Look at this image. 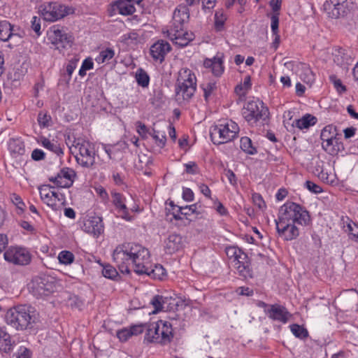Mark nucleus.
Returning a JSON list of instances; mask_svg holds the SVG:
<instances>
[{
	"label": "nucleus",
	"mask_w": 358,
	"mask_h": 358,
	"mask_svg": "<svg viewBox=\"0 0 358 358\" xmlns=\"http://www.w3.org/2000/svg\"><path fill=\"white\" fill-rule=\"evenodd\" d=\"M215 206V210L222 216H225L229 214L228 210L224 206V205L216 199L214 201Z\"/></svg>",
	"instance_id": "nucleus-61"
},
{
	"label": "nucleus",
	"mask_w": 358,
	"mask_h": 358,
	"mask_svg": "<svg viewBox=\"0 0 358 358\" xmlns=\"http://www.w3.org/2000/svg\"><path fill=\"white\" fill-rule=\"evenodd\" d=\"M167 301V298L162 295H155L150 301V304L153 306V313H157L159 311L164 310V303Z\"/></svg>",
	"instance_id": "nucleus-36"
},
{
	"label": "nucleus",
	"mask_w": 358,
	"mask_h": 358,
	"mask_svg": "<svg viewBox=\"0 0 358 358\" xmlns=\"http://www.w3.org/2000/svg\"><path fill=\"white\" fill-rule=\"evenodd\" d=\"M169 206L170 208H166L168 210L167 215L170 213L176 220H182V218L181 215H182V206L175 205L173 201H170Z\"/></svg>",
	"instance_id": "nucleus-40"
},
{
	"label": "nucleus",
	"mask_w": 358,
	"mask_h": 358,
	"mask_svg": "<svg viewBox=\"0 0 358 358\" xmlns=\"http://www.w3.org/2000/svg\"><path fill=\"white\" fill-rule=\"evenodd\" d=\"M20 37L13 33V26L7 20L0 22V41H7L13 37Z\"/></svg>",
	"instance_id": "nucleus-27"
},
{
	"label": "nucleus",
	"mask_w": 358,
	"mask_h": 358,
	"mask_svg": "<svg viewBox=\"0 0 358 358\" xmlns=\"http://www.w3.org/2000/svg\"><path fill=\"white\" fill-rule=\"evenodd\" d=\"M102 273L105 278L111 280H115V278L119 277V274L115 268L110 265H106L103 266Z\"/></svg>",
	"instance_id": "nucleus-43"
},
{
	"label": "nucleus",
	"mask_w": 358,
	"mask_h": 358,
	"mask_svg": "<svg viewBox=\"0 0 358 358\" xmlns=\"http://www.w3.org/2000/svg\"><path fill=\"white\" fill-rule=\"evenodd\" d=\"M4 259L17 265H27L30 263L31 256L24 248L11 247L3 254Z\"/></svg>",
	"instance_id": "nucleus-11"
},
{
	"label": "nucleus",
	"mask_w": 358,
	"mask_h": 358,
	"mask_svg": "<svg viewBox=\"0 0 358 358\" xmlns=\"http://www.w3.org/2000/svg\"><path fill=\"white\" fill-rule=\"evenodd\" d=\"M123 42L129 44L134 43L136 44L138 41V34L136 32H130L122 36Z\"/></svg>",
	"instance_id": "nucleus-51"
},
{
	"label": "nucleus",
	"mask_w": 358,
	"mask_h": 358,
	"mask_svg": "<svg viewBox=\"0 0 358 358\" xmlns=\"http://www.w3.org/2000/svg\"><path fill=\"white\" fill-rule=\"evenodd\" d=\"M31 294L37 299L50 296L56 289V282L48 275L36 276L29 284Z\"/></svg>",
	"instance_id": "nucleus-9"
},
{
	"label": "nucleus",
	"mask_w": 358,
	"mask_h": 358,
	"mask_svg": "<svg viewBox=\"0 0 358 358\" xmlns=\"http://www.w3.org/2000/svg\"><path fill=\"white\" fill-rule=\"evenodd\" d=\"M114 50L111 48H107L99 52L95 60L99 64L108 62L114 57Z\"/></svg>",
	"instance_id": "nucleus-37"
},
{
	"label": "nucleus",
	"mask_w": 358,
	"mask_h": 358,
	"mask_svg": "<svg viewBox=\"0 0 358 358\" xmlns=\"http://www.w3.org/2000/svg\"><path fill=\"white\" fill-rule=\"evenodd\" d=\"M341 136L337 132L336 127L332 124H329L323 128L320 134V138L322 141L335 138Z\"/></svg>",
	"instance_id": "nucleus-32"
},
{
	"label": "nucleus",
	"mask_w": 358,
	"mask_h": 358,
	"mask_svg": "<svg viewBox=\"0 0 358 358\" xmlns=\"http://www.w3.org/2000/svg\"><path fill=\"white\" fill-rule=\"evenodd\" d=\"M323 9L324 11L329 17L334 19H337L341 17H343L347 14L348 12V9H346V8L344 7V6H339L336 4L334 6H332L331 10H329L327 9V6H326V1L323 5Z\"/></svg>",
	"instance_id": "nucleus-31"
},
{
	"label": "nucleus",
	"mask_w": 358,
	"mask_h": 358,
	"mask_svg": "<svg viewBox=\"0 0 358 358\" xmlns=\"http://www.w3.org/2000/svg\"><path fill=\"white\" fill-rule=\"evenodd\" d=\"M53 188L54 187L50 185H43L39 188L41 199L45 203L50 198L51 193H53L54 190H52Z\"/></svg>",
	"instance_id": "nucleus-44"
},
{
	"label": "nucleus",
	"mask_w": 358,
	"mask_h": 358,
	"mask_svg": "<svg viewBox=\"0 0 358 358\" xmlns=\"http://www.w3.org/2000/svg\"><path fill=\"white\" fill-rule=\"evenodd\" d=\"M238 125L232 120L219 121L210 129V136L215 145H221L232 141L239 133Z\"/></svg>",
	"instance_id": "nucleus-7"
},
{
	"label": "nucleus",
	"mask_w": 358,
	"mask_h": 358,
	"mask_svg": "<svg viewBox=\"0 0 358 358\" xmlns=\"http://www.w3.org/2000/svg\"><path fill=\"white\" fill-rule=\"evenodd\" d=\"M85 231L94 236H99L103 231L102 218L99 216H92L84 223Z\"/></svg>",
	"instance_id": "nucleus-22"
},
{
	"label": "nucleus",
	"mask_w": 358,
	"mask_h": 358,
	"mask_svg": "<svg viewBox=\"0 0 358 358\" xmlns=\"http://www.w3.org/2000/svg\"><path fill=\"white\" fill-rule=\"evenodd\" d=\"M232 264L240 276L245 279L253 278L250 259L245 252L243 251L239 256L232 261Z\"/></svg>",
	"instance_id": "nucleus-14"
},
{
	"label": "nucleus",
	"mask_w": 358,
	"mask_h": 358,
	"mask_svg": "<svg viewBox=\"0 0 358 358\" xmlns=\"http://www.w3.org/2000/svg\"><path fill=\"white\" fill-rule=\"evenodd\" d=\"M305 187L311 192L315 194H319L323 192L322 187L315 184V182L307 180L305 182Z\"/></svg>",
	"instance_id": "nucleus-55"
},
{
	"label": "nucleus",
	"mask_w": 358,
	"mask_h": 358,
	"mask_svg": "<svg viewBox=\"0 0 358 358\" xmlns=\"http://www.w3.org/2000/svg\"><path fill=\"white\" fill-rule=\"evenodd\" d=\"M65 141L70 150L74 148L78 150V154L76 156V160L80 166L87 169H96V152L94 145L92 143L80 138H74L71 141L70 136H68Z\"/></svg>",
	"instance_id": "nucleus-4"
},
{
	"label": "nucleus",
	"mask_w": 358,
	"mask_h": 358,
	"mask_svg": "<svg viewBox=\"0 0 358 358\" xmlns=\"http://www.w3.org/2000/svg\"><path fill=\"white\" fill-rule=\"evenodd\" d=\"M189 19V10L186 5L180 4L175 9L173 15L172 24L169 29L185 28V24Z\"/></svg>",
	"instance_id": "nucleus-16"
},
{
	"label": "nucleus",
	"mask_w": 358,
	"mask_h": 358,
	"mask_svg": "<svg viewBox=\"0 0 358 358\" xmlns=\"http://www.w3.org/2000/svg\"><path fill=\"white\" fill-rule=\"evenodd\" d=\"M306 73L304 76H301V79L306 83H311L315 80V75L313 71L308 67L305 69Z\"/></svg>",
	"instance_id": "nucleus-62"
},
{
	"label": "nucleus",
	"mask_w": 358,
	"mask_h": 358,
	"mask_svg": "<svg viewBox=\"0 0 358 358\" xmlns=\"http://www.w3.org/2000/svg\"><path fill=\"white\" fill-rule=\"evenodd\" d=\"M171 50L170 44L164 40H158L150 48V54L155 61L162 62Z\"/></svg>",
	"instance_id": "nucleus-18"
},
{
	"label": "nucleus",
	"mask_w": 358,
	"mask_h": 358,
	"mask_svg": "<svg viewBox=\"0 0 358 358\" xmlns=\"http://www.w3.org/2000/svg\"><path fill=\"white\" fill-rule=\"evenodd\" d=\"M74 8L58 2H50L41 6L39 12L44 20L55 22L74 13Z\"/></svg>",
	"instance_id": "nucleus-10"
},
{
	"label": "nucleus",
	"mask_w": 358,
	"mask_h": 358,
	"mask_svg": "<svg viewBox=\"0 0 358 358\" xmlns=\"http://www.w3.org/2000/svg\"><path fill=\"white\" fill-rule=\"evenodd\" d=\"M241 149L248 155H255L257 148L253 146L251 139L248 136H243L240 140Z\"/></svg>",
	"instance_id": "nucleus-33"
},
{
	"label": "nucleus",
	"mask_w": 358,
	"mask_h": 358,
	"mask_svg": "<svg viewBox=\"0 0 358 358\" xmlns=\"http://www.w3.org/2000/svg\"><path fill=\"white\" fill-rule=\"evenodd\" d=\"M41 145L50 151L55 153L57 156H62L64 154L63 149L59 144L51 142L48 138L43 137L41 138Z\"/></svg>",
	"instance_id": "nucleus-34"
},
{
	"label": "nucleus",
	"mask_w": 358,
	"mask_h": 358,
	"mask_svg": "<svg viewBox=\"0 0 358 358\" xmlns=\"http://www.w3.org/2000/svg\"><path fill=\"white\" fill-rule=\"evenodd\" d=\"M150 135L155 140V143L159 147L163 148L166 145V138L165 134L159 136V132L153 129V133Z\"/></svg>",
	"instance_id": "nucleus-52"
},
{
	"label": "nucleus",
	"mask_w": 358,
	"mask_h": 358,
	"mask_svg": "<svg viewBox=\"0 0 358 358\" xmlns=\"http://www.w3.org/2000/svg\"><path fill=\"white\" fill-rule=\"evenodd\" d=\"M197 203H194L190 206H182V215L187 217L192 214H199L197 211Z\"/></svg>",
	"instance_id": "nucleus-54"
},
{
	"label": "nucleus",
	"mask_w": 358,
	"mask_h": 358,
	"mask_svg": "<svg viewBox=\"0 0 358 358\" xmlns=\"http://www.w3.org/2000/svg\"><path fill=\"white\" fill-rule=\"evenodd\" d=\"M115 209L117 213H120V216L121 218L127 221H131L132 220V217L129 215V208L127 207L125 202L117 206Z\"/></svg>",
	"instance_id": "nucleus-47"
},
{
	"label": "nucleus",
	"mask_w": 358,
	"mask_h": 358,
	"mask_svg": "<svg viewBox=\"0 0 358 358\" xmlns=\"http://www.w3.org/2000/svg\"><path fill=\"white\" fill-rule=\"evenodd\" d=\"M18 224L27 232L35 234L36 233V229L35 227L31 224L29 222L26 220H20L18 222Z\"/></svg>",
	"instance_id": "nucleus-59"
},
{
	"label": "nucleus",
	"mask_w": 358,
	"mask_h": 358,
	"mask_svg": "<svg viewBox=\"0 0 358 358\" xmlns=\"http://www.w3.org/2000/svg\"><path fill=\"white\" fill-rule=\"evenodd\" d=\"M31 352L24 346H20L17 350L16 358H31Z\"/></svg>",
	"instance_id": "nucleus-56"
},
{
	"label": "nucleus",
	"mask_w": 358,
	"mask_h": 358,
	"mask_svg": "<svg viewBox=\"0 0 358 358\" xmlns=\"http://www.w3.org/2000/svg\"><path fill=\"white\" fill-rule=\"evenodd\" d=\"M201 88L203 91V96L205 101L208 102V98L210 96L214 90H216V83L214 82H207L201 85Z\"/></svg>",
	"instance_id": "nucleus-42"
},
{
	"label": "nucleus",
	"mask_w": 358,
	"mask_h": 358,
	"mask_svg": "<svg viewBox=\"0 0 358 358\" xmlns=\"http://www.w3.org/2000/svg\"><path fill=\"white\" fill-rule=\"evenodd\" d=\"M37 320V313L27 305H19L8 310L6 323L18 331L34 329Z\"/></svg>",
	"instance_id": "nucleus-3"
},
{
	"label": "nucleus",
	"mask_w": 358,
	"mask_h": 358,
	"mask_svg": "<svg viewBox=\"0 0 358 358\" xmlns=\"http://www.w3.org/2000/svg\"><path fill=\"white\" fill-rule=\"evenodd\" d=\"M292 333L300 339H305L308 336V330L298 324H293L289 326Z\"/></svg>",
	"instance_id": "nucleus-39"
},
{
	"label": "nucleus",
	"mask_w": 358,
	"mask_h": 358,
	"mask_svg": "<svg viewBox=\"0 0 358 358\" xmlns=\"http://www.w3.org/2000/svg\"><path fill=\"white\" fill-rule=\"evenodd\" d=\"M31 29L35 31L37 36L41 34V19L36 16H34L31 21Z\"/></svg>",
	"instance_id": "nucleus-58"
},
{
	"label": "nucleus",
	"mask_w": 358,
	"mask_h": 358,
	"mask_svg": "<svg viewBox=\"0 0 358 358\" xmlns=\"http://www.w3.org/2000/svg\"><path fill=\"white\" fill-rule=\"evenodd\" d=\"M134 3L133 0H117L113 6V9L117 10L119 14L130 15L136 11Z\"/></svg>",
	"instance_id": "nucleus-23"
},
{
	"label": "nucleus",
	"mask_w": 358,
	"mask_h": 358,
	"mask_svg": "<svg viewBox=\"0 0 358 358\" xmlns=\"http://www.w3.org/2000/svg\"><path fill=\"white\" fill-rule=\"evenodd\" d=\"M10 199L17 208V214L19 215H22L25 211L26 205L21 196L15 193H13L10 195Z\"/></svg>",
	"instance_id": "nucleus-38"
},
{
	"label": "nucleus",
	"mask_w": 358,
	"mask_h": 358,
	"mask_svg": "<svg viewBox=\"0 0 358 358\" xmlns=\"http://www.w3.org/2000/svg\"><path fill=\"white\" fill-rule=\"evenodd\" d=\"M136 80L138 85L143 88L148 87L150 83V76L143 69H138L136 72Z\"/></svg>",
	"instance_id": "nucleus-35"
},
{
	"label": "nucleus",
	"mask_w": 358,
	"mask_h": 358,
	"mask_svg": "<svg viewBox=\"0 0 358 358\" xmlns=\"http://www.w3.org/2000/svg\"><path fill=\"white\" fill-rule=\"evenodd\" d=\"M45 154L41 149H34L31 152V159L34 161H41L45 159Z\"/></svg>",
	"instance_id": "nucleus-64"
},
{
	"label": "nucleus",
	"mask_w": 358,
	"mask_h": 358,
	"mask_svg": "<svg viewBox=\"0 0 358 358\" xmlns=\"http://www.w3.org/2000/svg\"><path fill=\"white\" fill-rule=\"evenodd\" d=\"M173 337L171 324L162 320L148 325L145 341L148 343H169Z\"/></svg>",
	"instance_id": "nucleus-8"
},
{
	"label": "nucleus",
	"mask_w": 358,
	"mask_h": 358,
	"mask_svg": "<svg viewBox=\"0 0 358 358\" xmlns=\"http://www.w3.org/2000/svg\"><path fill=\"white\" fill-rule=\"evenodd\" d=\"M275 222L278 236L284 241H291L296 239L300 234L296 224L308 226L311 223V218L304 207L287 201L280 208L278 217Z\"/></svg>",
	"instance_id": "nucleus-1"
},
{
	"label": "nucleus",
	"mask_w": 358,
	"mask_h": 358,
	"mask_svg": "<svg viewBox=\"0 0 358 358\" xmlns=\"http://www.w3.org/2000/svg\"><path fill=\"white\" fill-rule=\"evenodd\" d=\"M74 255L68 250L61 251L58 255V259L62 264L69 265L73 262Z\"/></svg>",
	"instance_id": "nucleus-41"
},
{
	"label": "nucleus",
	"mask_w": 358,
	"mask_h": 358,
	"mask_svg": "<svg viewBox=\"0 0 358 358\" xmlns=\"http://www.w3.org/2000/svg\"><path fill=\"white\" fill-rule=\"evenodd\" d=\"M168 37L180 48L187 46L194 39V34L188 32L185 28L178 29H169Z\"/></svg>",
	"instance_id": "nucleus-17"
},
{
	"label": "nucleus",
	"mask_w": 358,
	"mask_h": 358,
	"mask_svg": "<svg viewBox=\"0 0 358 358\" xmlns=\"http://www.w3.org/2000/svg\"><path fill=\"white\" fill-rule=\"evenodd\" d=\"M252 199L254 204L257 206L259 208L262 209L263 208L266 207L265 202L261 194L258 193H255L252 194Z\"/></svg>",
	"instance_id": "nucleus-60"
},
{
	"label": "nucleus",
	"mask_w": 358,
	"mask_h": 358,
	"mask_svg": "<svg viewBox=\"0 0 358 358\" xmlns=\"http://www.w3.org/2000/svg\"><path fill=\"white\" fill-rule=\"evenodd\" d=\"M317 177L324 182L331 184L334 182L333 176H330L323 169L317 173Z\"/></svg>",
	"instance_id": "nucleus-57"
},
{
	"label": "nucleus",
	"mask_w": 358,
	"mask_h": 358,
	"mask_svg": "<svg viewBox=\"0 0 358 358\" xmlns=\"http://www.w3.org/2000/svg\"><path fill=\"white\" fill-rule=\"evenodd\" d=\"M116 335L121 342H125L132 336V332L128 328H123L118 330Z\"/></svg>",
	"instance_id": "nucleus-50"
},
{
	"label": "nucleus",
	"mask_w": 358,
	"mask_h": 358,
	"mask_svg": "<svg viewBox=\"0 0 358 358\" xmlns=\"http://www.w3.org/2000/svg\"><path fill=\"white\" fill-rule=\"evenodd\" d=\"M164 250L166 254L172 255L184 247L182 237L178 234H171L164 240Z\"/></svg>",
	"instance_id": "nucleus-19"
},
{
	"label": "nucleus",
	"mask_w": 358,
	"mask_h": 358,
	"mask_svg": "<svg viewBox=\"0 0 358 358\" xmlns=\"http://www.w3.org/2000/svg\"><path fill=\"white\" fill-rule=\"evenodd\" d=\"M54 210H59L66 205V198L64 194L54 191L45 203Z\"/></svg>",
	"instance_id": "nucleus-25"
},
{
	"label": "nucleus",
	"mask_w": 358,
	"mask_h": 358,
	"mask_svg": "<svg viewBox=\"0 0 358 358\" xmlns=\"http://www.w3.org/2000/svg\"><path fill=\"white\" fill-rule=\"evenodd\" d=\"M266 315L269 319L282 324H286L292 317L287 308L278 303L270 305L269 309L266 310Z\"/></svg>",
	"instance_id": "nucleus-15"
},
{
	"label": "nucleus",
	"mask_w": 358,
	"mask_h": 358,
	"mask_svg": "<svg viewBox=\"0 0 358 358\" xmlns=\"http://www.w3.org/2000/svg\"><path fill=\"white\" fill-rule=\"evenodd\" d=\"M269 115L268 107L258 99L248 101L243 109L244 119L252 127L268 124Z\"/></svg>",
	"instance_id": "nucleus-6"
},
{
	"label": "nucleus",
	"mask_w": 358,
	"mask_h": 358,
	"mask_svg": "<svg viewBox=\"0 0 358 358\" xmlns=\"http://www.w3.org/2000/svg\"><path fill=\"white\" fill-rule=\"evenodd\" d=\"M343 228L348 233L349 239L358 243V223L354 222L349 217H346V221H343Z\"/></svg>",
	"instance_id": "nucleus-29"
},
{
	"label": "nucleus",
	"mask_w": 358,
	"mask_h": 358,
	"mask_svg": "<svg viewBox=\"0 0 358 358\" xmlns=\"http://www.w3.org/2000/svg\"><path fill=\"white\" fill-rule=\"evenodd\" d=\"M52 44L55 46V48L61 50L67 48H71L74 38L72 34L67 33L66 30L62 29L53 27L49 36Z\"/></svg>",
	"instance_id": "nucleus-12"
},
{
	"label": "nucleus",
	"mask_w": 358,
	"mask_h": 358,
	"mask_svg": "<svg viewBox=\"0 0 358 358\" xmlns=\"http://www.w3.org/2000/svg\"><path fill=\"white\" fill-rule=\"evenodd\" d=\"M111 196L113 199L112 203L115 206V208L126 201L125 196L122 194L115 191L111 192Z\"/></svg>",
	"instance_id": "nucleus-48"
},
{
	"label": "nucleus",
	"mask_w": 358,
	"mask_h": 358,
	"mask_svg": "<svg viewBox=\"0 0 358 358\" xmlns=\"http://www.w3.org/2000/svg\"><path fill=\"white\" fill-rule=\"evenodd\" d=\"M76 178V173L73 169L64 167L56 176L50 177L49 180L59 187L69 188L73 185Z\"/></svg>",
	"instance_id": "nucleus-13"
},
{
	"label": "nucleus",
	"mask_w": 358,
	"mask_h": 358,
	"mask_svg": "<svg viewBox=\"0 0 358 358\" xmlns=\"http://www.w3.org/2000/svg\"><path fill=\"white\" fill-rule=\"evenodd\" d=\"M341 136L331 138L322 141V148L329 155H336L340 151L341 148H343V144L341 141Z\"/></svg>",
	"instance_id": "nucleus-26"
},
{
	"label": "nucleus",
	"mask_w": 358,
	"mask_h": 358,
	"mask_svg": "<svg viewBox=\"0 0 358 358\" xmlns=\"http://www.w3.org/2000/svg\"><path fill=\"white\" fill-rule=\"evenodd\" d=\"M224 175L231 185L236 186L237 185V178L232 170L229 169H224Z\"/></svg>",
	"instance_id": "nucleus-63"
},
{
	"label": "nucleus",
	"mask_w": 358,
	"mask_h": 358,
	"mask_svg": "<svg viewBox=\"0 0 358 358\" xmlns=\"http://www.w3.org/2000/svg\"><path fill=\"white\" fill-rule=\"evenodd\" d=\"M329 80L334 84V87L336 88L338 93L341 94L346 92V87L344 85H343L342 81L340 79L337 78V77L335 75L330 76Z\"/></svg>",
	"instance_id": "nucleus-46"
},
{
	"label": "nucleus",
	"mask_w": 358,
	"mask_h": 358,
	"mask_svg": "<svg viewBox=\"0 0 358 358\" xmlns=\"http://www.w3.org/2000/svg\"><path fill=\"white\" fill-rule=\"evenodd\" d=\"M37 120L41 127H48L51 121V117L45 113H40Z\"/></svg>",
	"instance_id": "nucleus-53"
},
{
	"label": "nucleus",
	"mask_w": 358,
	"mask_h": 358,
	"mask_svg": "<svg viewBox=\"0 0 358 358\" xmlns=\"http://www.w3.org/2000/svg\"><path fill=\"white\" fill-rule=\"evenodd\" d=\"M317 122L316 117L311 114H306L301 118L295 120L292 125L296 127L299 129H308L314 126Z\"/></svg>",
	"instance_id": "nucleus-28"
},
{
	"label": "nucleus",
	"mask_w": 358,
	"mask_h": 358,
	"mask_svg": "<svg viewBox=\"0 0 358 358\" xmlns=\"http://www.w3.org/2000/svg\"><path fill=\"white\" fill-rule=\"evenodd\" d=\"M224 54L218 52L213 59H206L203 65L206 68H210L214 76L220 77L224 71L223 65Z\"/></svg>",
	"instance_id": "nucleus-20"
},
{
	"label": "nucleus",
	"mask_w": 358,
	"mask_h": 358,
	"mask_svg": "<svg viewBox=\"0 0 358 358\" xmlns=\"http://www.w3.org/2000/svg\"><path fill=\"white\" fill-rule=\"evenodd\" d=\"M196 90V78L194 73L188 68H182L178 72L175 92L176 101L189 102Z\"/></svg>",
	"instance_id": "nucleus-5"
},
{
	"label": "nucleus",
	"mask_w": 358,
	"mask_h": 358,
	"mask_svg": "<svg viewBox=\"0 0 358 358\" xmlns=\"http://www.w3.org/2000/svg\"><path fill=\"white\" fill-rule=\"evenodd\" d=\"M185 171L187 174L196 175L200 172L199 166L195 162H189L184 164Z\"/></svg>",
	"instance_id": "nucleus-49"
},
{
	"label": "nucleus",
	"mask_w": 358,
	"mask_h": 358,
	"mask_svg": "<svg viewBox=\"0 0 358 358\" xmlns=\"http://www.w3.org/2000/svg\"><path fill=\"white\" fill-rule=\"evenodd\" d=\"M150 259V252L147 248L134 243H124L114 250L113 259L122 273H130V265L138 274L144 268L143 264Z\"/></svg>",
	"instance_id": "nucleus-2"
},
{
	"label": "nucleus",
	"mask_w": 358,
	"mask_h": 358,
	"mask_svg": "<svg viewBox=\"0 0 358 358\" xmlns=\"http://www.w3.org/2000/svg\"><path fill=\"white\" fill-rule=\"evenodd\" d=\"M144 268H142V272H138V274H146L153 279L162 280L166 275L165 268L160 264H155L154 266L150 265L149 259L143 264Z\"/></svg>",
	"instance_id": "nucleus-21"
},
{
	"label": "nucleus",
	"mask_w": 358,
	"mask_h": 358,
	"mask_svg": "<svg viewBox=\"0 0 358 358\" xmlns=\"http://www.w3.org/2000/svg\"><path fill=\"white\" fill-rule=\"evenodd\" d=\"M225 252L229 259L233 261L242 253L243 250L236 246H229L226 248Z\"/></svg>",
	"instance_id": "nucleus-45"
},
{
	"label": "nucleus",
	"mask_w": 358,
	"mask_h": 358,
	"mask_svg": "<svg viewBox=\"0 0 358 358\" xmlns=\"http://www.w3.org/2000/svg\"><path fill=\"white\" fill-rule=\"evenodd\" d=\"M15 342L12 341L10 335L6 331L5 327L0 326V351L10 353L13 351Z\"/></svg>",
	"instance_id": "nucleus-24"
},
{
	"label": "nucleus",
	"mask_w": 358,
	"mask_h": 358,
	"mask_svg": "<svg viewBox=\"0 0 358 358\" xmlns=\"http://www.w3.org/2000/svg\"><path fill=\"white\" fill-rule=\"evenodd\" d=\"M227 20V15L222 9H218L215 11L214 15V29L216 32H221L225 30Z\"/></svg>",
	"instance_id": "nucleus-30"
}]
</instances>
